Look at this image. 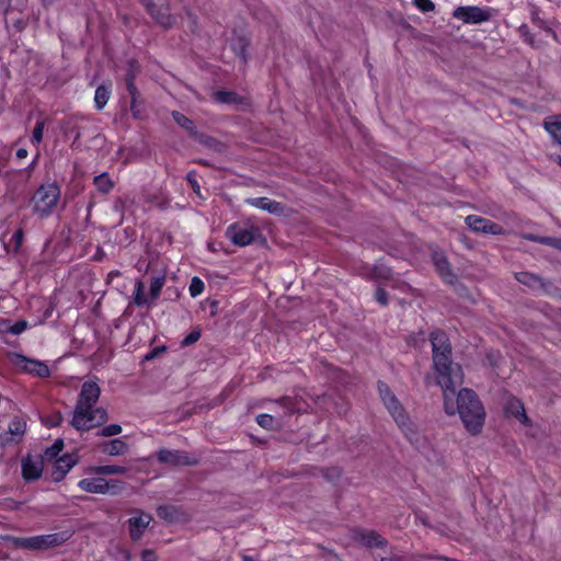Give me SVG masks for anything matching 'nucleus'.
Listing matches in <instances>:
<instances>
[{"instance_id":"nucleus-1","label":"nucleus","mask_w":561,"mask_h":561,"mask_svg":"<svg viewBox=\"0 0 561 561\" xmlns=\"http://www.w3.org/2000/svg\"><path fill=\"white\" fill-rule=\"evenodd\" d=\"M457 387L443 389L445 412L448 415L459 413L467 431L477 435L481 432L485 421L484 408L471 389L462 388L456 396Z\"/></svg>"},{"instance_id":"nucleus-2","label":"nucleus","mask_w":561,"mask_h":561,"mask_svg":"<svg viewBox=\"0 0 561 561\" xmlns=\"http://www.w3.org/2000/svg\"><path fill=\"white\" fill-rule=\"evenodd\" d=\"M432 344L433 368L437 383L442 389L461 386L463 380L462 368L451 358V345L447 334L437 330L430 334Z\"/></svg>"},{"instance_id":"nucleus-3","label":"nucleus","mask_w":561,"mask_h":561,"mask_svg":"<svg viewBox=\"0 0 561 561\" xmlns=\"http://www.w3.org/2000/svg\"><path fill=\"white\" fill-rule=\"evenodd\" d=\"M60 197V190L55 183L41 185L33 195V210L39 217L49 216Z\"/></svg>"},{"instance_id":"nucleus-4","label":"nucleus","mask_w":561,"mask_h":561,"mask_svg":"<svg viewBox=\"0 0 561 561\" xmlns=\"http://www.w3.org/2000/svg\"><path fill=\"white\" fill-rule=\"evenodd\" d=\"M8 540L15 548L27 550H45L51 547L60 546L66 541V537L62 534L55 533L33 537H9Z\"/></svg>"},{"instance_id":"nucleus-5","label":"nucleus","mask_w":561,"mask_h":561,"mask_svg":"<svg viewBox=\"0 0 561 561\" xmlns=\"http://www.w3.org/2000/svg\"><path fill=\"white\" fill-rule=\"evenodd\" d=\"M108 419L103 408H75L71 425L78 431H89L104 424Z\"/></svg>"},{"instance_id":"nucleus-6","label":"nucleus","mask_w":561,"mask_h":561,"mask_svg":"<svg viewBox=\"0 0 561 561\" xmlns=\"http://www.w3.org/2000/svg\"><path fill=\"white\" fill-rule=\"evenodd\" d=\"M378 391L399 427L403 431L410 430V419L388 385L383 381H378Z\"/></svg>"},{"instance_id":"nucleus-7","label":"nucleus","mask_w":561,"mask_h":561,"mask_svg":"<svg viewBox=\"0 0 561 561\" xmlns=\"http://www.w3.org/2000/svg\"><path fill=\"white\" fill-rule=\"evenodd\" d=\"M148 14L161 27L169 30L176 24V16L170 12L169 3L164 0H140Z\"/></svg>"},{"instance_id":"nucleus-8","label":"nucleus","mask_w":561,"mask_h":561,"mask_svg":"<svg viewBox=\"0 0 561 561\" xmlns=\"http://www.w3.org/2000/svg\"><path fill=\"white\" fill-rule=\"evenodd\" d=\"M8 358L15 368L30 375L45 378L50 374L48 366L44 362L28 358L20 353H9Z\"/></svg>"},{"instance_id":"nucleus-9","label":"nucleus","mask_w":561,"mask_h":561,"mask_svg":"<svg viewBox=\"0 0 561 561\" xmlns=\"http://www.w3.org/2000/svg\"><path fill=\"white\" fill-rule=\"evenodd\" d=\"M157 459L159 462L172 467L196 466L198 463L197 458L188 455L184 450L160 449L157 453Z\"/></svg>"},{"instance_id":"nucleus-10","label":"nucleus","mask_w":561,"mask_h":561,"mask_svg":"<svg viewBox=\"0 0 561 561\" xmlns=\"http://www.w3.org/2000/svg\"><path fill=\"white\" fill-rule=\"evenodd\" d=\"M453 16L461 20L465 23L479 24L486 22L491 19V12L489 9H482L479 7H458Z\"/></svg>"},{"instance_id":"nucleus-11","label":"nucleus","mask_w":561,"mask_h":561,"mask_svg":"<svg viewBox=\"0 0 561 561\" xmlns=\"http://www.w3.org/2000/svg\"><path fill=\"white\" fill-rule=\"evenodd\" d=\"M101 394V389L95 380H88L81 386L78 401L75 408H93Z\"/></svg>"},{"instance_id":"nucleus-12","label":"nucleus","mask_w":561,"mask_h":561,"mask_svg":"<svg viewBox=\"0 0 561 561\" xmlns=\"http://www.w3.org/2000/svg\"><path fill=\"white\" fill-rule=\"evenodd\" d=\"M465 222L474 232H482L486 234L503 233L502 226L484 217L469 215L466 217Z\"/></svg>"},{"instance_id":"nucleus-13","label":"nucleus","mask_w":561,"mask_h":561,"mask_svg":"<svg viewBox=\"0 0 561 561\" xmlns=\"http://www.w3.org/2000/svg\"><path fill=\"white\" fill-rule=\"evenodd\" d=\"M515 279L534 291L549 294L553 287L551 282L530 272H517L515 273Z\"/></svg>"},{"instance_id":"nucleus-14","label":"nucleus","mask_w":561,"mask_h":561,"mask_svg":"<svg viewBox=\"0 0 561 561\" xmlns=\"http://www.w3.org/2000/svg\"><path fill=\"white\" fill-rule=\"evenodd\" d=\"M26 431V422L19 416L12 419L9 428L0 435V445L5 447L12 443H19Z\"/></svg>"},{"instance_id":"nucleus-15","label":"nucleus","mask_w":561,"mask_h":561,"mask_svg":"<svg viewBox=\"0 0 561 561\" xmlns=\"http://www.w3.org/2000/svg\"><path fill=\"white\" fill-rule=\"evenodd\" d=\"M43 469L44 460L42 456L33 458L27 455L22 459V477L27 482L37 480L42 476Z\"/></svg>"},{"instance_id":"nucleus-16","label":"nucleus","mask_w":561,"mask_h":561,"mask_svg":"<svg viewBox=\"0 0 561 561\" xmlns=\"http://www.w3.org/2000/svg\"><path fill=\"white\" fill-rule=\"evenodd\" d=\"M226 234L233 244L239 247H245L254 240V230L243 228L238 224L230 225L227 228Z\"/></svg>"},{"instance_id":"nucleus-17","label":"nucleus","mask_w":561,"mask_h":561,"mask_svg":"<svg viewBox=\"0 0 561 561\" xmlns=\"http://www.w3.org/2000/svg\"><path fill=\"white\" fill-rule=\"evenodd\" d=\"M354 539L367 548H385L388 545L387 539L380 536L375 530H356Z\"/></svg>"},{"instance_id":"nucleus-18","label":"nucleus","mask_w":561,"mask_h":561,"mask_svg":"<svg viewBox=\"0 0 561 561\" xmlns=\"http://www.w3.org/2000/svg\"><path fill=\"white\" fill-rule=\"evenodd\" d=\"M134 61L130 62V68L126 73L125 82H126V89L128 91V94L130 96V111L134 115V117L139 118L140 117V110L138 107V99H139V91L135 84V77L136 73L133 69Z\"/></svg>"},{"instance_id":"nucleus-19","label":"nucleus","mask_w":561,"mask_h":561,"mask_svg":"<svg viewBox=\"0 0 561 561\" xmlns=\"http://www.w3.org/2000/svg\"><path fill=\"white\" fill-rule=\"evenodd\" d=\"M433 262L436 271L445 283L454 285L457 282V276L451 271L449 262L442 252L433 253Z\"/></svg>"},{"instance_id":"nucleus-20","label":"nucleus","mask_w":561,"mask_h":561,"mask_svg":"<svg viewBox=\"0 0 561 561\" xmlns=\"http://www.w3.org/2000/svg\"><path fill=\"white\" fill-rule=\"evenodd\" d=\"M249 205L266 210L267 213L276 216L285 214V206L276 201H272L267 197H254L245 201Z\"/></svg>"},{"instance_id":"nucleus-21","label":"nucleus","mask_w":561,"mask_h":561,"mask_svg":"<svg viewBox=\"0 0 561 561\" xmlns=\"http://www.w3.org/2000/svg\"><path fill=\"white\" fill-rule=\"evenodd\" d=\"M77 458L75 455L66 454L55 461V468L51 472V478L54 481H61L66 473L76 465Z\"/></svg>"},{"instance_id":"nucleus-22","label":"nucleus","mask_w":561,"mask_h":561,"mask_svg":"<svg viewBox=\"0 0 561 561\" xmlns=\"http://www.w3.org/2000/svg\"><path fill=\"white\" fill-rule=\"evenodd\" d=\"M151 520V515L145 513H141L140 516L137 517H130L128 519V525L131 540L138 541Z\"/></svg>"},{"instance_id":"nucleus-23","label":"nucleus","mask_w":561,"mask_h":561,"mask_svg":"<svg viewBox=\"0 0 561 561\" xmlns=\"http://www.w3.org/2000/svg\"><path fill=\"white\" fill-rule=\"evenodd\" d=\"M157 515L169 524L180 523L185 519V513L174 505H160L157 508Z\"/></svg>"},{"instance_id":"nucleus-24","label":"nucleus","mask_w":561,"mask_h":561,"mask_svg":"<svg viewBox=\"0 0 561 561\" xmlns=\"http://www.w3.org/2000/svg\"><path fill=\"white\" fill-rule=\"evenodd\" d=\"M250 45V39L244 35L234 32L231 38V49L234 54L242 60L243 64L248 60V47Z\"/></svg>"},{"instance_id":"nucleus-25","label":"nucleus","mask_w":561,"mask_h":561,"mask_svg":"<svg viewBox=\"0 0 561 561\" xmlns=\"http://www.w3.org/2000/svg\"><path fill=\"white\" fill-rule=\"evenodd\" d=\"M105 481L104 478H85L79 481L78 486L88 493L103 494Z\"/></svg>"},{"instance_id":"nucleus-26","label":"nucleus","mask_w":561,"mask_h":561,"mask_svg":"<svg viewBox=\"0 0 561 561\" xmlns=\"http://www.w3.org/2000/svg\"><path fill=\"white\" fill-rule=\"evenodd\" d=\"M194 139L198 144L203 145L204 147L208 148L209 150H211L214 152L222 153L226 151L225 144H222L221 141L217 140L216 138H214L211 136H208V135H205L202 133H197L196 136L194 137Z\"/></svg>"},{"instance_id":"nucleus-27","label":"nucleus","mask_w":561,"mask_h":561,"mask_svg":"<svg viewBox=\"0 0 561 561\" xmlns=\"http://www.w3.org/2000/svg\"><path fill=\"white\" fill-rule=\"evenodd\" d=\"M128 449L127 444L121 438L108 440L102 445L103 453L110 456L124 455Z\"/></svg>"},{"instance_id":"nucleus-28","label":"nucleus","mask_w":561,"mask_h":561,"mask_svg":"<svg viewBox=\"0 0 561 561\" xmlns=\"http://www.w3.org/2000/svg\"><path fill=\"white\" fill-rule=\"evenodd\" d=\"M172 117L179 126L184 128L190 134L191 137L194 138L196 136L198 131L195 127L194 122L191 118L186 117L183 113L179 111H173Z\"/></svg>"},{"instance_id":"nucleus-29","label":"nucleus","mask_w":561,"mask_h":561,"mask_svg":"<svg viewBox=\"0 0 561 561\" xmlns=\"http://www.w3.org/2000/svg\"><path fill=\"white\" fill-rule=\"evenodd\" d=\"M506 411L514 415L515 417H517L523 424L528 423V417L526 415L525 408L519 400H511L506 407Z\"/></svg>"},{"instance_id":"nucleus-30","label":"nucleus","mask_w":561,"mask_h":561,"mask_svg":"<svg viewBox=\"0 0 561 561\" xmlns=\"http://www.w3.org/2000/svg\"><path fill=\"white\" fill-rule=\"evenodd\" d=\"M128 471L126 467L117 466V465H107V466H98L90 468V472L107 476V474H124Z\"/></svg>"},{"instance_id":"nucleus-31","label":"nucleus","mask_w":561,"mask_h":561,"mask_svg":"<svg viewBox=\"0 0 561 561\" xmlns=\"http://www.w3.org/2000/svg\"><path fill=\"white\" fill-rule=\"evenodd\" d=\"M93 182L98 191L103 194L110 193L114 187V182L110 179L106 172L96 175Z\"/></svg>"},{"instance_id":"nucleus-32","label":"nucleus","mask_w":561,"mask_h":561,"mask_svg":"<svg viewBox=\"0 0 561 561\" xmlns=\"http://www.w3.org/2000/svg\"><path fill=\"white\" fill-rule=\"evenodd\" d=\"M108 99H110V87H106L104 84L99 85L96 88L95 94H94L95 107L99 111L102 110L106 105Z\"/></svg>"},{"instance_id":"nucleus-33","label":"nucleus","mask_w":561,"mask_h":561,"mask_svg":"<svg viewBox=\"0 0 561 561\" xmlns=\"http://www.w3.org/2000/svg\"><path fill=\"white\" fill-rule=\"evenodd\" d=\"M550 119L551 117L545 121V128L561 145V121L557 118Z\"/></svg>"},{"instance_id":"nucleus-34","label":"nucleus","mask_w":561,"mask_h":561,"mask_svg":"<svg viewBox=\"0 0 561 561\" xmlns=\"http://www.w3.org/2000/svg\"><path fill=\"white\" fill-rule=\"evenodd\" d=\"M125 488V483L121 480L111 479L106 480L104 483V492L103 494L110 495H118Z\"/></svg>"},{"instance_id":"nucleus-35","label":"nucleus","mask_w":561,"mask_h":561,"mask_svg":"<svg viewBox=\"0 0 561 561\" xmlns=\"http://www.w3.org/2000/svg\"><path fill=\"white\" fill-rule=\"evenodd\" d=\"M165 283V276L159 275L153 276L150 282V297L151 299L156 300L159 298L161 289Z\"/></svg>"},{"instance_id":"nucleus-36","label":"nucleus","mask_w":561,"mask_h":561,"mask_svg":"<svg viewBox=\"0 0 561 561\" xmlns=\"http://www.w3.org/2000/svg\"><path fill=\"white\" fill-rule=\"evenodd\" d=\"M27 328V322L25 320H20V321H16L14 324H10L8 321H5L3 324H2V328L0 330H2L3 332H8V333H12V334H21L22 332H24Z\"/></svg>"},{"instance_id":"nucleus-37","label":"nucleus","mask_w":561,"mask_h":561,"mask_svg":"<svg viewBox=\"0 0 561 561\" xmlns=\"http://www.w3.org/2000/svg\"><path fill=\"white\" fill-rule=\"evenodd\" d=\"M257 424L265 430H275L278 426L277 421L270 414H259L256 416Z\"/></svg>"},{"instance_id":"nucleus-38","label":"nucleus","mask_w":561,"mask_h":561,"mask_svg":"<svg viewBox=\"0 0 561 561\" xmlns=\"http://www.w3.org/2000/svg\"><path fill=\"white\" fill-rule=\"evenodd\" d=\"M238 98V94L231 91H217L215 93L216 101L226 104L237 103Z\"/></svg>"},{"instance_id":"nucleus-39","label":"nucleus","mask_w":561,"mask_h":561,"mask_svg":"<svg viewBox=\"0 0 561 561\" xmlns=\"http://www.w3.org/2000/svg\"><path fill=\"white\" fill-rule=\"evenodd\" d=\"M145 285L141 280H138L135 285L134 302L137 306H144L147 304V298L144 294Z\"/></svg>"},{"instance_id":"nucleus-40","label":"nucleus","mask_w":561,"mask_h":561,"mask_svg":"<svg viewBox=\"0 0 561 561\" xmlns=\"http://www.w3.org/2000/svg\"><path fill=\"white\" fill-rule=\"evenodd\" d=\"M374 278L389 279L392 275L391 268L382 264L375 265L371 271Z\"/></svg>"},{"instance_id":"nucleus-41","label":"nucleus","mask_w":561,"mask_h":561,"mask_svg":"<svg viewBox=\"0 0 561 561\" xmlns=\"http://www.w3.org/2000/svg\"><path fill=\"white\" fill-rule=\"evenodd\" d=\"M202 336V330L199 327L194 328L190 334H187L181 342L182 347L190 346L196 343Z\"/></svg>"},{"instance_id":"nucleus-42","label":"nucleus","mask_w":561,"mask_h":561,"mask_svg":"<svg viewBox=\"0 0 561 561\" xmlns=\"http://www.w3.org/2000/svg\"><path fill=\"white\" fill-rule=\"evenodd\" d=\"M64 448V442L62 439H57L53 446H50L49 448L46 449L45 451V457L50 460V459H54L56 458L59 453Z\"/></svg>"},{"instance_id":"nucleus-43","label":"nucleus","mask_w":561,"mask_h":561,"mask_svg":"<svg viewBox=\"0 0 561 561\" xmlns=\"http://www.w3.org/2000/svg\"><path fill=\"white\" fill-rule=\"evenodd\" d=\"M122 433V426L118 424H110L104 426L100 432H98L99 436L111 437Z\"/></svg>"},{"instance_id":"nucleus-44","label":"nucleus","mask_w":561,"mask_h":561,"mask_svg":"<svg viewBox=\"0 0 561 561\" xmlns=\"http://www.w3.org/2000/svg\"><path fill=\"white\" fill-rule=\"evenodd\" d=\"M276 403L285 409V414L290 415L295 411V400L290 397H282Z\"/></svg>"},{"instance_id":"nucleus-45","label":"nucleus","mask_w":561,"mask_h":561,"mask_svg":"<svg viewBox=\"0 0 561 561\" xmlns=\"http://www.w3.org/2000/svg\"><path fill=\"white\" fill-rule=\"evenodd\" d=\"M322 476L329 482H334V481L339 480L340 477L342 476V470L336 467L325 468V469H322Z\"/></svg>"},{"instance_id":"nucleus-46","label":"nucleus","mask_w":561,"mask_h":561,"mask_svg":"<svg viewBox=\"0 0 561 561\" xmlns=\"http://www.w3.org/2000/svg\"><path fill=\"white\" fill-rule=\"evenodd\" d=\"M190 294L192 297L201 295L204 290V283L198 277H193L190 284Z\"/></svg>"},{"instance_id":"nucleus-47","label":"nucleus","mask_w":561,"mask_h":561,"mask_svg":"<svg viewBox=\"0 0 561 561\" xmlns=\"http://www.w3.org/2000/svg\"><path fill=\"white\" fill-rule=\"evenodd\" d=\"M44 122H37L33 133H32V141L34 144H39L43 139V131H44Z\"/></svg>"},{"instance_id":"nucleus-48","label":"nucleus","mask_w":561,"mask_h":561,"mask_svg":"<svg viewBox=\"0 0 561 561\" xmlns=\"http://www.w3.org/2000/svg\"><path fill=\"white\" fill-rule=\"evenodd\" d=\"M196 176H197L196 172H195V171H191V172H188V173H187V175H186V180H187V182L190 183V185H191V187H192L193 192H194L196 195L201 196V186H199V184H198V182H197Z\"/></svg>"},{"instance_id":"nucleus-49","label":"nucleus","mask_w":561,"mask_h":561,"mask_svg":"<svg viewBox=\"0 0 561 561\" xmlns=\"http://www.w3.org/2000/svg\"><path fill=\"white\" fill-rule=\"evenodd\" d=\"M413 3L422 12H430V11H433L435 9V4L431 0H413Z\"/></svg>"},{"instance_id":"nucleus-50","label":"nucleus","mask_w":561,"mask_h":561,"mask_svg":"<svg viewBox=\"0 0 561 561\" xmlns=\"http://www.w3.org/2000/svg\"><path fill=\"white\" fill-rule=\"evenodd\" d=\"M375 298L381 306L388 305V294L383 288H378L376 290Z\"/></svg>"},{"instance_id":"nucleus-51","label":"nucleus","mask_w":561,"mask_h":561,"mask_svg":"<svg viewBox=\"0 0 561 561\" xmlns=\"http://www.w3.org/2000/svg\"><path fill=\"white\" fill-rule=\"evenodd\" d=\"M167 350V347L163 345V346H157L154 347L153 350H151L149 353H147L145 355V359L146 360H151L156 357H158L159 355H161L162 353H164Z\"/></svg>"},{"instance_id":"nucleus-52","label":"nucleus","mask_w":561,"mask_h":561,"mask_svg":"<svg viewBox=\"0 0 561 561\" xmlns=\"http://www.w3.org/2000/svg\"><path fill=\"white\" fill-rule=\"evenodd\" d=\"M12 240H14V242H15L14 251H18L19 248L22 244V241H23V231H22V229H19V230H16L14 232V234L12 236Z\"/></svg>"},{"instance_id":"nucleus-53","label":"nucleus","mask_w":561,"mask_h":561,"mask_svg":"<svg viewBox=\"0 0 561 561\" xmlns=\"http://www.w3.org/2000/svg\"><path fill=\"white\" fill-rule=\"evenodd\" d=\"M113 208L115 211L119 213L121 215H123L124 213V209H125V199L122 198V197H117L115 201H114V204H113Z\"/></svg>"},{"instance_id":"nucleus-54","label":"nucleus","mask_w":561,"mask_h":561,"mask_svg":"<svg viewBox=\"0 0 561 561\" xmlns=\"http://www.w3.org/2000/svg\"><path fill=\"white\" fill-rule=\"evenodd\" d=\"M525 238L529 241L538 242V243L546 244V245H547V241H545V240H550V237H541V236H537V234H533V233L525 236Z\"/></svg>"},{"instance_id":"nucleus-55","label":"nucleus","mask_w":561,"mask_h":561,"mask_svg":"<svg viewBox=\"0 0 561 561\" xmlns=\"http://www.w3.org/2000/svg\"><path fill=\"white\" fill-rule=\"evenodd\" d=\"M141 559H142V561H156L157 557H156L154 551L146 549L141 553Z\"/></svg>"},{"instance_id":"nucleus-56","label":"nucleus","mask_w":561,"mask_h":561,"mask_svg":"<svg viewBox=\"0 0 561 561\" xmlns=\"http://www.w3.org/2000/svg\"><path fill=\"white\" fill-rule=\"evenodd\" d=\"M546 241H547V245H550V247L561 251V238L550 237V240H546Z\"/></svg>"},{"instance_id":"nucleus-57","label":"nucleus","mask_w":561,"mask_h":561,"mask_svg":"<svg viewBox=\"0 0 561 561\" xmlns=\"http://www.w3.org/2000/svg\"><path fill=\"white\" fill-rule=\"evenodd\" d=\"M62 421V415L58 412L51 416V420L49 422L50 426H58Z\"/></svg>"},{"instance_id":"nucleus-58","label":"nucleus","mask_w":561,"mask_h":561,"mask_svg":"<svg viewBox=\"0 0 561 561\" xmlns=\"http://www.w3.org/2000/svg\"><path fill=\"white\" fill-rule=\"evenodd\" d=\"M105 257V252L102 248H98L95 254L93 255V260L96 262L102 261Z\"/></svg>"},{"instance_id":"nucleus-59","label":"nucleus","mask_w":561,"mask_h":561,"mask_svg":"<svg viewBox=\"0 0 561 561\" xmlns=\"http://www.w3.org/2000/svg\"><path fill=\"white\" fill-rule=\"evenodd\" d=\"M27 157V150L25 148H20L16 150V158L24 159Z\"/></svg>"},{"instance_id":"nucleus-60","label":"nucleus","mask_w":561,"mask_h":561,"mask_svg":"<svg viewBox=\"0 0 561 561\" xmlns=\"http://www.w3.org/2000/svg\"><path fill=\"white\" fill-rule=\"evenodd\" d=\"M55 2H56V0H41V3L45 8H48V7L53 5Z\"/></svg>"},{"instance_id":"nucleus-61","label":"nucleus","mask_w":561,"mask_h":561,"mask_svg":"<svg viewBox=\"0 0 561 561\" xmlns=\"http://www.w3.org/2000/svg\"><path fill=\"white\" fill-rule=\"evenodd\" d=\"M119 275H121V273L118 271H112L108 273L107 278H108V280H111L112 278L117 277Z\"/></svg>"},{"instance_id":"nucleus-62","label":"nucleus","mask_w":561,"mask_h":561,"mask_svg":"<svg viewBox=\"0 0 561 561\" xmlns=\"http://www.w3.org/2000/svg\"><path fill=\"white\" fill-rule=\"evenodd\" d=\"M551 159L561 165V156H551Z\"/></svg>"},{"instance_id":"nucleus-63","label":"nucleus","mask_w":561,"mask_h":561,"mask_svg":"<svg viewBox=\"0 0 561 561\" xmlns=\"http://www.w3.org/2000/svg\"><path fill=\"white\" fill-rule=\"evenodd\" d=\"M217 305H218V302H217V301H213V302H211V307H213L211 316H214V314L216 313Z\"/></svg>"},{"instance_id":"nucleus-64","label":"nucleus","mask_w":561,"mask_h":561,"mask_svg":"<svg viewBox=\"0 0 561 561\" xmlns=\"http://www.w3.org/2000/svg\"><path fill=\"white\" fill-rule=\"evenodd\" d=\"M380 561H392V560H391V559H389V558H381V560H380Z\"/></svg>"}]
</instances>
